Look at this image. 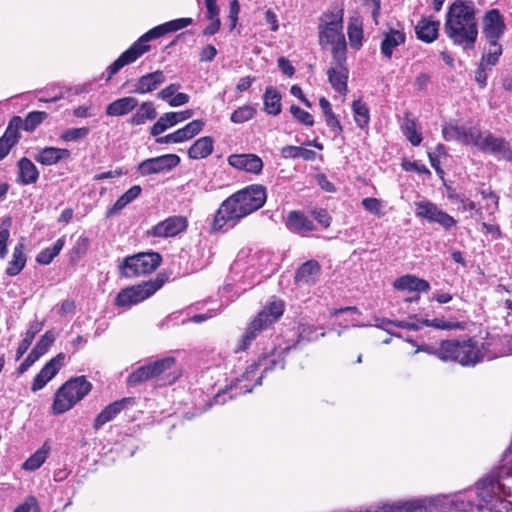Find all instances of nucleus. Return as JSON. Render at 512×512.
<instances>
[{
	"label": "nucleus",
	"instance_id": "f257e3e1",
	"mask_svg": "<svg viewBox=\"0 0 512 512\" xmlns=\"http://www.w3.org/2000/svg\"><path fill=\"white\" fill-rule=\"evenodd\" d=\"M262 185H249L225 199L216 210L210 225L211 233L227 232L242 219L262 208L266 202Z\"/></svg>",
	"mask_w": 512,
	"mask_h": 512
},
{
	"label": "nucleus",
	"instance_id": "f03ea898",
	"mask_svg": "<svg viewBox=\"0 0 512 512\" xmlns=\"http://www.w3.org/2000/svg\"><path fill=\"white\" fill-rule=\"evenodd\" d=\"M211 377L217 376L213 384L215 394L209 403L222 405L239 395L251 392L254 387L261 384L263 373L255 360L234 365L229 372L221 373L219 368L209 370Z\"/></svg>",
	"mask_w": 512,
	"mask_h": 512
},
{
	"label": "nucleus",
	"instance_id": "7ed1b4c3",
	"mask_svg": "<svg viewBox=\"0 0 512 512\" xmlns=\"http://www.w3.org/2000/svg\"><path fill=\"white\" fill-rule=\"evenodd\" d=\"M442 136L446 141H457L476 147L483 153L494 154L506 160L512 159V152L503 138L495 137L491 133L483 136L477 126L459 125L456 121L445 122L442 125Z\"/></svg>",
	"mask_w": 512,
	"mask_h": 512
},
{
	"label": "nucleus",
	"instance_id": "20e7f679",
	"mask_svg": "<svg viewBox=\"0 0 512 512\" xmlns=\"http://www.w3.org/2000/svg\"><path fill=\"white\" fill-rule=\"evenodd\" d=\"M444 30L455 45L463 49L474 48L478 37V26L472 2L454 1L447 12Z\"/></svg>",
	"mask_w": 512,
	"mask_h": 512
},
{
	"label": "nucleus",
	"instance_id": "39448f33",
	"mask_svg": "<svg viewBox=\"0 0 512 512\" xmlns=\"http://www.w3.org/2000/svg\"><path fill=\"white\" fill-rule=\"evenodd\" d=\"M193 23L192 18H178L150 29L138 38L126 51H124L112 64L107 67L106 81H109L124 66L134 63L144 53L150 50L149 41L158 39L165 34L176 32Z\"/></svg>",
	"mask_w": 512,
	"mask_h": 512
},
{
	"label": "nucleus",
	"instance_id": "423d86ee",
	"mask_svg": "<svg viewBox=\"0 0 512 512\" xmlns=\"http://www.w3.org/2000/svg\"><path fill=\"white\" fill-rule=\"evenodd\" d=\"M284 313V302L280 299H271L263 309L248 324L244 334L234 347V352L239 353L250 347L256 337L265 329L272 326Z\"/></svg>",
	"mask_w": 512,
	"mask_h": 512
},
{
	"label": "nucleus",
	"instance_id": "0eeeda50",
	"mask_svg": "<svg viewBox=\"0 0 512 512\" xmlns=\"http://www.w3.org/2000/svg\"><path fill=\"white\" fill-rule=\"evenodd\" d=\"M174 357H165L149 362L135 369L127 378L130 386H136L151 379H157L158 385H170L178 374L171 369L175 366Z\"/></svg>",
	"mask_w": 512,
	"mask_h": 512
},
{
	"label": "nucleus",
	"instance_id": "6e6552de",
	"mask_svg": "<svg viewBox=\"0 0 512 512\" xmlns=\"http://www.w3.org/2000/svg\"><path fill=\"white\" fill-rule=\"evenodd\" d=\"M442 361H455L462 366H475L481 361L478 339L475 337L467 339L443 340L440 343Z\"/></svg>",
	"mask_w": 512,
	"mask_h": 512
},
{
	"label": "nucleus",
	"instance_id": "1a4fd4ad",
	"mask_svg": "<svg viewBox=\"0 0 512 512\" xmlns=\"http://www.w3.org/2000/svg\"><path fill=\"white\" fill-rule=\"evenodd\" d=\"M324 24L320 25L319 42L321 46L332 47V57L343 60L347 54V44L343 34V11L335 10L323 17Z\"/></svg>",
	"mask_w": 512,
	"mask_h": 512
},
{
	"label": "nucleus",
	"instance_id": "9d476101",
	"mask_svg": "<svg viewBox=\"0 0 512 512\" xmlns=\"http://www.w3.org/2000/svg\"><path fill=\"white\" fill-rule=\"evenodd\" d=\"M91 388V383L84 376L65 382L55 394L52 405L54 414H62L70 410L91 391Z\"/></svg>",
	"mask_w": 512,
	"mask_h": 512
},
{
	"label": "nucleus",
	"instance_id": "9b49d317",
	"mask_svg": "<svg viewBox=\"0 0 512 512\" xmlns=\"http://www.w3.org/2000/svg\"><path fill=\"white\" fill-rule=\"evenodd\" d=\"M481 361L512 355V334H501L497 330L486 333L478 339Z\"/></svg>",
	"mask_w": 512,
	"mask_h": 512
},
{
	"label": "nucleus",
	"instance_id": "f8f14e48",
	"mask_svg": "<svg viewBox=\"0 0 512 512\" xmlns=\"http://www.w3.org/2000/svg\"><path fill=\"white\" fill-rule=\"evenodd\" d=\"M162 257L157 252H141L124 258L120 273L126 278L150 274L157 269Z\"/></svg>",
	"mask_w": 512,
	"mask_h": 512
},
{
	"label": "nucleus",
	"instance_id": "ddd939ff",
	"mask_svg": "<svg viewBox=\"0 0 512 512\" xmlns=\"http://www.w3.org/2000/svg\"><path fill=\"white\" fill-rule=\"evenodd\" d=\"M164 284V279L157 277L154 280L144 282L122 289L115 298V305L129 308L152 296Z\"/></svg>",
	"mask_w": 512,
	"mask_h": 512
},
{
	"label": "nucleus",
	"instance_id": "4468645a",
	"mask_svg": "<svg viewBox=\"0 0 512 512\" xmlns=\"http://www.w3.org/2000/svg\"><path fill=\"white\" fill-rule=\"evenodd\" d=\"M478 194L486 201L485 205H478L466 194L450 195V198L461 204V209L468 212H474L479 220H485L486 216H492L498 210L499 197L490 189L480 188Z\"/></svg>",
	"mask_w": 512,
	"mask_h": 512
},
{
	"label": "nucleus",
	"instance_id": "2eb2a0df",
	"mask_svg": "<svg viewBox=\"0 0 512 512\" xmlns=\"http://www.w3.org/2000/svg\"><path fill=\"white\" fill-rule=\"evenodd\" d=\"M415 214L417 217L427 220L430 223H438L446 230L456 225V220L445 211L428 200L415 202Z\"/></svg>",
	"mask_w": 512,
	"mask_h": 512
},
{
	"label": "nucleus",
	"instance_id": "dca6fc26",
	"mask_svg": "<svg viewBox=\"0 0 512 512\" xmlns=\"http://www.w3.org/2000/svg\"><path fill=\"white\" fill-rule=\"evenodd\" d=\"M180 163L176 154H165L141 161L137 166V173L143 177L153 174L170 172Z\"/></svg>",
	"mask_w": 512,
	"mask_h": 512
},
{
	"label": "nucleus",
	"instance_id": "f3484780",
	"mask_svg": "<svg viewBox=\"0 0 512 512\" xmlns=\"http://www.w3.org/2000/svg\"><path fill=\"white\" fill-rule=\"evenodd\" d=\"M506 31L503 15L498 9L488 10L482 18V34L486 42H500Z\"/></svg>",
	"mask_w": 512,
	"mask_h": 512
},
{
	"label": "nucleus",
	"instance_id": "a211bd4d",
	"mask_svg": "<svg viewBox=\"0 0 512 512\" xmlns=\"http://www.w3.org/2000/svg\"><path fill=\"white\" fill-rule=\"evenodd\" d=\"M331 67L327 71L329 83L332 88L339 94L345 96L348 92V77L349 70L346 64V54L343 55V60L337 57H332Z\"/></svg>",
	"mask_w": 512,
	"mask_h": 512
},
{
	"label": "nucleus",
	"instance_id": "6ab92c4d",
	"mask_svg": "<svg viewBox=\"0 0 512 512\" xmlns=\"http://www.w3.org/2000/svg\"><path fill=\"white\" fill-rule=\"evenodd\" d=\"M188 221L183 216H171L154 225L147 234L153 237L167 238L174 237L185 231Z\"/></svg>",
	"mask_w": 512,
	"mask_h": 512
},
{
	"label": "nucleus",
	"instance_id": "aec40b11",
	"mask_svg": "<svg viewBox=\"0 0 512 512\" xmlns=\"http://www.w3.org/2000/svg\"><path fill=\"white\" fill-rule=\"evenodd\" d=\"M65 354L59 353L49 362H47L40 372L35 376L31 390L33 392L39 391L45 387V385L52 380L59 372L65 362Z\"/></svg>",
	"mask_w": 512,
	"mask_h": 512
},
{
	"label": "nucleus",
	"instance_id": "412c9836",
	"mask_svg": "<svg viewBox=\"0 0 512 512\" xmlns=\"http://www.w3.org/2000/svg\"><path fill=\"white\" fill-rule=\"evenodd\" d=\"M228 164L233 168L258 175L263 169L262 159L252 153L232 154L227 158Z\"/></svg>",
	"mask_w": 512,
	"mask_h": 512
},
{
	"label": "nucleus",
	"instance_id": "4be33fe9",
	"mask_svg": "<svg viewBox=\"0 0 512 512\" xmlns=\"http://www.w3.org/2000/svg\"><path fill=\"white\" fill-rule=\"evenodd\" d=\"M193 111L190 109L178 112H167L164 113L151 127V135L158 136L165 132L168 128L184 122L193 116Z\"/></svg>",
	"mask_w": 512,
	"mask_h": 512
},
{
	"label": "nucleus",
	"instance_id": "5701e85b",
	"mask_svg": "<svg viewBox=\"0 0 512 512\" xmlns=\"http://www.w3.org/2000/svg\"><path fill=\"white\" fill-rule=\"evenodd\" d=\"M285 225L290 232L304 237L309 236L316 229L313 220L296 210L288 213Z\"/></svg>",
	"mask_w": 512,
	"mask_h": 512
},
{
	"label": "nucleus",
	"instance_id": "b1692460",
	"mask_svg": "<svg viewBox=\"0 0 512 512\" xmlns=\"http://www.w3.org/2000/svg\"><path fill=\"white\" fill-rule=\"evenodd\" d=\"M71 153L68 149L47 146L38 148L34 154V159L44 166L56 165L63 160L70 158Z\"/></svg>",
	"mask_w": 512,
	"mask_h": 512
},
{
	"label": "nucleus",
	"instance_id": "393cba45",
	"mask_svg": "<svg viewBox=\"0 0 512 512\" xmlns=\"http://www.w3.org/2000/svg\"><path fill=\"white\" fill-rule=\"evenodd\" d=\"M291 348V346L278 347L269 355H263L259 357L258 360H255L263 375L271 370L284 369V354H286Z\"/></svg>",
	"mask_w": 512,
	"mask_h": 512
},
{
	"label": "nucleus",
	"instance_id": "a878e982",
	"mask_svg": "<svg viewBox=\"0 0 512 512\" xmlns=\"http://www.w3.org/2000/svg\"><path fill=\"white\" fill-rule=\"evenodd\" d=\"M485 478L492 479L498 485L496 492L493 493L492 499L493 504L496 508H498V502H506L509 504V508L507 512L512 511V474L507 475L504 478H500L494 474L488 475Z\"/></svg>",
	"mask_w": 512,
	"mask_h": 512
},
{
	"label": "nucleus",
	"instance_id": "bb28decb",
	"mask_svg": "<svg viewBox=\"0 0 512 512\" xmlns=\"http://www.w3.org/2000/svg\"><path fill=\"white\" fill-rule=\"evenodd\" d=\"M321 275V267L315 260H309L303 263L297 270L295 280L300 286L314 285Z\"/></svg>",
	"mask_w": 512,
	"mask_h": 512
},
{
	"label": "nucleus",
	"instance_id": "cd10ccee",
	"mask_svg": "<svg viewBox=\"0 0 512 512\" xmlns=\"http://www.w3.org/2000/svg\"><path fill=\"white\" fill-rule=\"evenodd\" d=\"M406 41V34L403 30L389 29L384 33L383 40L381 42L380 50L381 53L387 58L391 59L394 50L403 45Z\"/></svg>",
	"mask_w": 512,
	"mask_h": 512
},
{
	"label": "nucleus",
	"instance_id": "c85d7f7f",
	"mask_svg": "<svg viewBox=\"0 0 512 512\" xmlns=\"http://www.w3.org/2000/svg\"><path fill=\"white\" fill-rule=\"evenodd\" d=\"M394 288L400 291L421 293L428 292L430 290V284L428 281L418 278L415 275L407 274L395 280Z\"/></svg>",
	"mask_w": 512,
	"mask_h": 512
},
{
	"label": "nucleus",
	"instance_id": "c756f323",
	"mask_svg": "<svg viewBox=\"0 0 512 512\" xmlns=\"http://www.w3.org/2000/svg\"><path fill=\"white\" fill-rule=\"evenodd\" d=\"M165 81V75L157 70L141 76L134 86V92L137 94H146L156 90Z\"/></svg>",
	"mask_w": 512,
	"mask_h": 512
},
{
	"label": "nucleus",
	"instance_id": "7c9ffc66",
	"mask_svg": "<svg viewBox=\"0 0 512 512\" xmlns=\"http://www.w3.org/2000/svg\"><path fill=\"white\" fill-rule=\"evenodd\" d=\"M138 107V100L133 96H125L109 103L105 113L107 116H125Z\"/></svg>",
	"mask_w": 512,
	"mask_h": 512
},
{
	"label": "nucleus",
	"instance_id": "2f4dec72",
	"mask_svg": "<svg viewBox=\"0 0 512 512\" xmlns=\"http://www.w3.org/2000/svg\"><path fill=\"white\" fill-rule=\"evenodd\" d=\"M132 401L133 400L131 398H123L106 406L96 417L94 428L99 429L106 423L113 420L125 408V406Z\"/></svg>",
	"mask_w": 512,
	"mask_h": 512
},
{
	"label": "nucleus",
	"instance_id": "473e14b6",
	"mask_svg": "<svg viewBox=\"0 0 512 512\" xmlns=\"http://www.w3.org/2000/svg\"><path fill=\"white\" fill-rule=\"evenodd\" d=\"M18 177L17 182L22 185H30L37 182L39 178V171L35 164L28 158H21L18 163Z\"/></svg>",
	"mask_w": 512,
	"mask_h": 512
},
{
	"label": "nucleus",
	"instance_id": "72a5a7b5",
	"mask_svg": "<svg viewBox=\"0 0 512 512\" xmlns=\"http://www.w3.org/2000/svg\"><path fill=\"white\" fill-rule=\"evenodd\" d=\"M439 26V21L432 17L423 18L415 27L417 37L426 43H431L438 37Z\"/></svg>",
	"mask_w": 512,
	"mask_h": 512
},
{
	"label": "nucleus",
	"instance_id": "f704fd0d",
	"mask_svg": "<svg viewBox=\"0 0 512 512\" xmlns=\"http://www.w3.org/2000/svg\"><path fill=\"white\" fill-rule=\"evenodd\" d=\"M214 149V141L210 136L197 139L188 149L190 159L199 160L210 156Z\"/></svg>",
	"mask_w": 512,
	"mask_h": 512
},
{
	"label": "nucleus",
	"instance_id": "c9c22d12",
	"mask_svg": "<svg viewBox=\"0 0 512 512\" xmlns=\"http://www.w3.org/2000/svg\"><path fill=\"white\" fill-rule=\"evenodd\" d=\"M401 131L411 145L419 146L421 144L423 140L422 132L418 127L416 119L411 117L409 114H406L403 118Z\"/></svg>",
	"mask_w": 512,
	"mask_h": 512
},
{
	"label": "nucleus",
	"instance_id": "e433bc0d",
	"mask_svg": "<svg viewBox=\"0 0 512 512\" xmlns=\"http://www.w3.org/2000/svg\"><path fill=\"white\" fill-rule=\"evenodd\" d=\"M281 100L282 97L276 88L272 86L267 87L263 95L264 111L268 115H279L282 110Z\"/></svg>",
	"mask_w": 512,
	"mask_h": 512
},
{
	"label": "nucleus",
	"instance_id": "4c0bfd02",
	"mask_svg": "<svg viewBox=\"0 0 512 512\" xmlns=\"http://www.w3.org/2000/svg\"><path fill=\"white\" fill-rule=\"evenodd\" d=\"M157 117V111L152 102H143L135 113L128 119V123L132 126L145 124Z\"/></svg>",
	"mask_w": 512,
	"mask_h": 512
},
{
	"label": "nucleus",
	"instance_id": "58836bf2",
	"mask_svg": "<svg viewBox=\"0 0 512 512\" xmlns=\"http://www.w3.org/2000/svg\"><path fill=\"white\" fill-rule=\"evenodd\" d=\"M142 192V188L139 185H134L129 188L123 195H121L116 202L111 206L107 212L106 216L111 217L116 215L121 210H123L128 204L133 202L136 198L140 196Z\"/></svg>",
	"mask_w": 512,
	"mask_h": 512
},
{
	"label": "nucleus",
	"instance_id": "ea45409f",
	"mask_svg": "<svg viewBox=\"0 0 512 512\" xmlns=\"http://www.w3.org/2000/svg\"><path fill=\"white\" fill-rule=\"evenodd\" d=\"M26 255L24 253V244L18 243L12 253V259L9 261L6 274L9 276L18 275L26 265Z\"/></svg>",
	"mask_w": 512,
	"mask_h": 512
},
{
	"label": "nucleus",
	"instance_id": "a19ab883",
	"mask_svg": "<svg viewBox=\"0 0 512 512\" xmlns=\"http://www.w3.org/2000/svg\"><path fill=\"white\" fill-rule=\"evenodd\" d=\"M50 451L51 446L48 442H44V444L23 463L22 468L27 471L39 469L46 461Z\"/></svg>",
	"mask_w": 512,
	"mask_h": 512
},
{
	"label": "nucleus",
	"instance_id": "79ce46f5",
	"mask_svg": "<svg viewBox=\"0 0 512 512\" xmlns=\"http://www.w3.org/2000/svg\"><path fill=\"white\" fill-rule=\"evenodd\" d=\"M422 324L427 327H433L439 330H463L466 327L464 322L455 319H445L444 317H437L433 319H423Z\"/></svg>",
	"mask_w": 512,
	"mask_h": 512
},
{
	"label": "nucleus",
	"instance_id": "37998d69",
	"mask_svg": "<svg viewBox=\"0 0 512 512\" xmlns=\"http://www.w3.org/2000/svg\"><path fill=\"white\" fill-rule=\"evenodd\" d=\"M352 112L355 124L358 128L364 129L370 123V110L362 100H354L352 103Z\"/></svg>",
	"mask_w": 512,
	"mask_h": 512
},
{
	"label": "nucleus",
	"instance_id": "c03bdc74",
	"mask_svg": "<svg viewBox=\"0 0 512 512\" xmlns=\"http://www.w3.org/2000/svg\"><path fill=\"white\" fill-rule=\"evenodd\" d=\"M43 327V324L38 321H33L30 323L29 328L27 329L24 338L20 342L17 352H16V359H20L29 349L30 345L32 344L35 336L37 333L41 331Z\"/></svg>",
	"mask_w": 512,
	"mask_h": 512
},
{
	"label": "nucleus",
	"instance_id": "a18cd8bd",
	"mask_svg": "<svg viewBox=\"0 0 512 512\" xmlns=\"http://www.w3.org/2000/svg\"><path fill=\"white\" fill-rule=\"evenodd\" d=\"M65 245V238L61 237L51 246L41 250L37 256L36 261L41 265L50 264L53 259L61 252Z\"/></svg>",
	"mask_w": 512,
	"mask_h": 512
},
{
	"label": "nucleus",
	"instance_id": "49530a36",
	"mask_svg": "<svg viewBox=\"0 0 512 512\" xmlns=\"http://www.w3.org/2000/svg\"><path fill=\"white\" fill-rule=\"evenodd\" d=\"M375 327L380 328L382 330H385L392 336L400 337L399 334L395 333L392 330V327H399V328H405L409 330H417L418 326L415 323L408 322V321H392L386 318H375Z\"/></svg>",
	"mask_w": 512,
	"mask_h": 512
},
{
	"label": "nucleus",
	"instance_id": "de8ad7c7",
	"mask_svg": "<svg viewBox=\"0 0 512 512\" xmlns=\"http://www.w3.org/2000/svg\"><path fill=\"white\" fill-rule=\"evenodd\" d=\"M204 125L205 122L203 120L197 119L176 130V136L179 143L190 140L194 136L198 135L203 130Z\"/></svg>",
	"mask_w": 512,
	"mask_h": 512
},
{
	"label": "nucleus",
	"instance_id": "09e8293b",
	"mask_svg": "<svg viewBox=\"0 0 512 512\" xmlns=\"http://www.w3.org/2000/svg\"><path fill=\"white\" fill-rule=\"evenodd\" d=\"M348 38L350 46L358 50L362 46L363 29L362 22L358 18H353L348 24Z\"/></svg>",
	"mask_w": 512,
	"mask_h": 512
},
{
	"label": "nucleus",
	"instance_id": "8fccbe9b",
	"mask_svg": "<svg viewBox=\"0 0 512 512\" xmlns=\"http://www.w3.org/2000/svg\"><path fill=\"white\" fill-rule=\"evenodd\" d=\"M502 52L503 49L500 42H487V47L485 48V53L482 56L481 63L487 67L494 66L498 62Z\"/></svg>",
	"mask_w": 512,
	"mask_h": 512
},
{
	"label": "nucleus",
	"instance_id": "3c124183",
	"mask_svg": "<svg viewBox=\"0 0 512 512\" xmlns=\"http://www.w3.org/2000/svg\"><path fill=\"white\" fill-rule=\"evenodd\" d=\"M319 330H322V328H318L315 325L307 322H301L299 324V340L315 341L320 336L323 337L325 335V332H319Z\"/></svg>",
	"mask_w": 512,
	"mask_h": 512
},
{
	"label": "nucleus",
	"instance_id": "603ef678",
	"mask_svg": "<svg viewBox=\"0 0 512 512\" xmlns=\"http://www.w3.org/2000/svg\"><path fill=\"white\" fill-rule=\"evenodd\" d=\"M90 133L88 127H72L61 132L59 138L64 142H78Z\"/></svg>",
	"mask_w": 512,
	"mask_h": 512
},
{
	"label": "nucleus",
	"instance_id": "864d4df0",
	"mask_svg": "<svg viewBox=\"0 0 512 512\" xmlns=\"http://www.w3.org/2000/svg\"><path fill=\"white\" fill-rule=\"evenodd\" d=\"M256 114V109L251 105H244L237 108L230 117L231 122L235 124L245 123L251 120Z\"/></svg>",
	"mask_w": 512,
	"mask_h": 512
},
{
	"label": "nucleus",
	"instance_id": "5fc2aeb1",
	"mask_svg": "<svg viewBox=\"0 0 512 512\" xmlns=\"http://www.w3.org/2000/svg\"><path fill=\"white\" fill-rule=\"evenodd\" d=\"M47 113L43 111H32L28 113L23 123V130L32 132L39 126L46 118Z\"/></svg>",
	"mask_w": 512,
	"mask_h": 512
},
{
	"label": "nucleus",
	"instance_id": "6e6d98bb",
	"mask_svg": "<svg viewBox=\"0 0 512 512\" xmlns=\"http://www.w3.org/2000/svg\"><path fill=\"white\" fill-rule=\"evenodd\" d=\"M260 281V277H256L254 275V270L247 269L245 275L241 279L237 280V284L235 285L237 296Z\"/></svg>",
	"mask_w": 512,
	"mask_h": 512
},
{
	"label": "nucleus",
	"instance_id": "4d7b16f0",
	"mask_svg": "<svg viewBox=\"0 0 512 512\" xmlns=\"http://www.w3.org/2000/svg\"><path fill=\"white\" fill-rule=\"evenodd\" d=\"M290 113L293 118L301 125L311 127L314 125V117L309 112L303 110L297 105H291Z\"/></svg>",
	"mask_w": 512,
	"mask_h": 512
},
{
	"label": "nucleus",
	"instance_id": "13d9d810",
	"mask_svg": "<svg viewBox=\"0 0 512 512\" xmlns=\"http://www.w3.org/2000/svg\"><path fill=\"white\" fill-rule=\"evenodd\" d=\"M55 337L51 331H47L44 335L41 336L40 340L36 343L33 350L37 352V354L41 357L44 355L51 344L54 342Z\"/></svg>",
	"mask_w": 512,
	"mask_h": 512
},
{
	"label": "nucleus",
	"instance_id": "bf43d9fd",
	"mask_svg": "<svg viewBox=\"0 0 512 512\" xmlns=\"http://www.w3.org/2000/svg\"><path fill=\"white\" fill-rule=\"evenodd\" d=\"M334 314L337 317L345 316V318L343 319V321L345 322V327L357 325L355 315L358 314V310L355 307L342 308V309L336 310Z\"/></svg>",
	"mask_w": 512,
	"mask_h": 512
},
{
	"label": "nucleus",
	"instance_id": "052dcab7",
	"mask_svg": "<svg viewBox=\"0 0 512 512\" xmlns=\"http://www.w3.org/2000/svg\"><path fill=\"white\" fill-rule=\"evenodd\" d=\"M362 205L365 208V210H367L368 212H370L373 215L381 216L383 214L382 213V208H383L382 202H381V200H379L377 198H374V197L364 198L362 200Z\"/></svg>",
	"mask_w": 512,
	"mask_h": 512
},
{
	"label": "nucleus",
	"instance_id": "680f3d73",
	"mask_svg": "<svg viewBox=\"0 0 512 512\" xmlns=\"http://www.w3.org/2000/svg\"><path fill=\"white\" fill-rule=\"evenodd\" d=\"M39 358L40 356L37 354V352L32 349L24 361L17 368V373H25Z\"/></svg>",
	"mask_w": 512,
	"mask_h": 512
},
{
	"label": "nucleus",
	"instance_id": "e2e57ef3",
	"mask_svg": "<svg viewBox=\"0 0 512 512\" xmlns=\"http://www.w3.org/2000/svg\"><path fill=\"white\" fill-rule=\"evenodd\" d=\"M32 509H34L35 512H40L37 499L34 496H29L25 502L20 504L13 512H30Z\"/></svg>",
	"mask_w": 512,
	"mask_h": 512
},
{
	"label": "nucleus",
	"instance_id": "0e129e2a",
	"mask_svg": "<svg viewBox=\"0 0 512 512\" xmlns=\"http://www.w3.org/2000/svg\"><path fill=\"white\" fill-rule=\"evenodd\" d=\"M217 55V49L214 45H207L203 47L199 53L200 62H211Z\"/></svg>",
	"mask_w": 512,
	"mask_h": 512
},
{
	"label": "nucleus",
	"instance_id": "69168bd1",
	"mask_svg": "<svg viewBox=\"0 0 512 512\" xmlns=\"http://www.w3.org/2000/svg\"><path fill=\"white\" fill-rule=\"evenodd\" d=\"M325 123L335 137L342 133L343 128L336 114L325 118Z\"/></svg>",
	"mask_w": 512,
	"mask_h": 512
},
{
	"label": "nucleus",
	"instance_id": "338daca9",
	"mask_svg": "<svg viewBox=\"0 0 512 512\" xmlns=\"http://www.w3.org/2000/svg\"><path fill=\"white\" fill-rule=\"evenodd\" d=\"M2 141H5L6 144H9V146L12 148L19 139V133L18 130H16L14 127L10 128L7 127L4 135L0 138Z\"/></svg>",
	"mask_w": 512,
	"mask_h": 512
},
{
	"label": "nucleus",
	"instance_id": "774afa93",
	"mask_svg": "<svg viewBox=\"0 0 512 512\" xmlns=\"http://www.w3.org/2000/svg\"><path fill=\"white\" fill-rule=\"evenodd\" d=\"M301 146L287 145L281 148V155L283 158L296 159L300 158Z\"/></svg>",
	"mask_w": 512,
	"mask_h": 512
}]
</instances>
